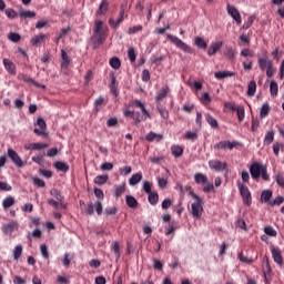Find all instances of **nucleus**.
<instances>
[{
    "label": "nucleus",
    "instance_id": "nucleus-1",
    "mask_svg": "<svg viewBox=\"0 0 284 284\" xmlns=\"http://www.w3.org/2000/svg\"><path fill=\"white\" fill-rule=\"evenodd\" d=\"M250 174L253 181H258V179H263V181H270V173L267 172V166L263 165L258 162H253L250 166Z\"/></svg>",
    "mask_w": 284,
    "mask_h": 284
},
{
    "label": "nucleus",
    "instance_id": "nucleus-2",
    "mask_svg": "<svg viewBox=\"0 0 284 284\" xmlns=\"http://www.w3.org/2000/svg\"><path fill=\"white\" fill-rule=\"evenodd\" d=\"M189 196L194 199V202L191 204V214L193 219H201L203 216V200L194 192H189Z\"/></svg>",
    "mask_w": 284,
    "mask_h": 284
},
{
    "label": "nucleus",
    "instance_id": "nucleus-3",
    "mask_svg": "<svg viewBox=\"0 0 284 284\" xmlns=\"http://www.w3.org/2000/svg\"><path fill=\"white\" fill-rule=\"evenodd\" d=\"M93 39L97 40V45H103L105 39H108V34L103 30V21L101 20H95L94 22Z\"/></svg>",
    "mask_w": 284,
    "mask_h": 284
},
{
    "label": "nucleus",
    "instance_id": "nucleus-4",
    "mask_svg": "<svg viewBox=\"0 0 284 284\" xmlns=\"http://www.w3.org/2000/svg\"><path fill=\"white\" fill-rule=\"evenodd\" d=\"M166 37H168L170 42L175 44L176 48H179L183 52H186L187 54H194V49H192V47H190L185 42H183V40H181L179 37L172 36L170 33Z\"/></svg>",
    "mask_w": 284,
    "mask_h": 284
},
{
    "label": "nucleus",
    "instance_id": "nucleus-5",
    "mask_svg": "<svg viewBox=\"0 0 284 284\" xmlns=\"http://www.w3.org/2000/svg\"><path fill=\"white\" fill-rule=\"evenodd\" d=\"M237 187L240 190V194L243 199L244 205H252V193L250 192V189L241 182L237 184Z\"/></svg>",
    "mask_w": 284,
    "mask_h": 284
},
{
    "label": "nucleus",
    "instance_id": "nucleus-6",
    "mask_svg": "<svg viewBox=\"0 0 284 284\" xmlns=\"http://www.w3.org/2000/svg\"><path fill=\"white\" fill-rule=\"evenodd\" d=\"M94 209L98 216L103 214V204L100 201H97L94 204L92 202L88 203L85 206V213L89 214V216H92V214H94Z\"/></svg>",
    "mask_w": 284,
    "mask_h": 284
},
{
    "label": "nucleus",
    "instance_id": "nucleus-7",
    "mask_svg": "<svg viewBox=\"0 0 284 284\" xmlns=\"http://www.w3.org/2000/svg\"><path fill=\"white\" fill-rule=\"evenodd\" d=\"M239 146V142L236 141H227V140H224V141H220L219 143L214 144V150H234V148H237Z\"/></svg>",
    "mask_w": 284,
    "mask_h": 284
},
{
    "label": "nucleus",
    "instance_id": "nucleus-8",
    "mask_svg": "<svg viewBox=\"0 0 284 284\" xmlns=\"http://www.w3.org/2000/svg\"><path fill=\"white\" fill-rule=\"evenodd\" d=\"M271 253H272L274 263H276V265H278L280 267H283V264H284L283 251H281L278 246H273L271 248Z\"/></svg>",
    "mask_w": 284,
    "mask_h": 284
},
{
    "label": "nucleus",
    "instance_id": "nucleus-9",
    "mask_svg": "<svg viewBox=\"0 0 284 284\" xmlns=\"http://www.w3.org/2000/svg\"><path fill=\"white\" fill-rule=\"evenodd\" d=\"M226 10L230 17H232V19L236 21L237 26H241V23L243 22V19L241 18V12H239V9H236V7L234 6L229 4Z\"/></svg>",
    "mask_w": 284,
    "mask_h": 284
},
{
    "label": "nucleus",
    "instance_id": "nucleus-10",
    "mask_svg": "<svg viewBox=\"0 0 284 284\" xmlns=\"http://www.w3.org/2000/svg\"><path fill=\"white\" fill-rule=\"evenodd\" d=\"M7 154L17 168H23V160H21V156H19L18 153H16L12 149H8Z\"/></svg>",
    "mask_w": 284,
    "mask_h": 284
},
{
    "label": "nucleus",
    "instance_id": "nucleus-11",
    "mask_svg": "<svg viewBox=\"0 0 284 284\" xmlns=\"http://www.w3.org/2000/svg\"><path fill=\"white\" fill-rule=\"evenodd\" d=\"M209 168L210 170H214L215 172H223V170L227 168V163H223L219 160H211L209 161Z\"/></svg>",
    "mask_w": 284,
    "mask_h": 284
},
{
    "label": "nucleus",
    "instance_id": "nucleus-12",
    "mask_svg": "<svg viewBox=\"0 0 284 284\" xmlns=\"http://www.w3.org/2000/svg\"><path fill=\"white\" fill-rule=\"evenodd\" d=\"M2 63H3L4 69L7 70V72H9V74H12L13 77L17 75V65L14 64V62H12L8 58H4L2 60Z\"/></svg>",
    "mask_w": 284,
    "mask_h": 284
},
{
    "label": "nucleus",
    "instance_id": "nucleus-13",
    "mask_svg": "<svg viewBox=\"0 0 284 284\" xmlns=\"http://www.w3.org/2000/svg\"><path fill=\"white\" fill-rule=\"evenodd\" d=\"M169 92H170V87H168V85L162 87L158 91V93L155 95V103H156V105H159V103H161V101H163L165 99V97H168Z\"/></svg>",
    "mask_w": 284,
    "mask_h": 284
},
{
    "label": "nucleus",
    "instance_id": "nucleus-14",
    "mask_svg": "<svg viewBox=\"0 0 284 284\" xmlns=\"http://www.w3.org/2000/svg\"><path fill=\"white\" fill-rule=\"evenodd\" d=\"M109 8H110V2H108V0H102L95 12L97 17H103L104 14H108Z\"/></svg>",
    "mask_w": 284,
    "mask_h": 284
},
{
    "label": "nucleus",
    "instance_id": "nucleus-15",
    "mask_svg": "<svg viewBox=\"0 0 284 284\" xmlns=\"http://www.w3.org/2000/svg\"><path fill=\"white\" fill-rule=\"evenodd\" d=\"M134 108H139L142 112V116H146V119H152V115L150 114V111L145 109V103L141 102V100H134L133 101Z\"/></svg>",
    "mask_w": 284,
    "mask_h": 284
},
{
    "label": "nucleus",
    "instance_id": "nucleus-16",
    "mask_svg": "<svg viewBox=\"0 0 284 284\" xmlns=\"http://www.w3.org/2000/svg\"><path fill=\"white\" fill-rule=\"evenodd\" d=\"M221 48H223V41L212 42L207 50L209 57H214V54H216Z\"/></svg>",
    "mask_w": 284,
    "mask_h": 284
},
{
    "label": "nucleus",
    "instance_id": "nucleus-17",
    "mask_svg": "<svg viewBox=\"0 0 284 284\" xmlns=\"http://www.w3.org/2000/svg\"><path fill=\"white\" fill-rule=\"evenodd\" d=\"M17 227H19V223L11 221V222L2 225V232L4 234H12V232H14V230H17Z\"/></svg>",
    "mask_w": 284,
    "mask_h": 284
},
{
    "label": "nucleus",
    "instance_id": "nucleus-18",
    "mask_svg": "<svg viewBox=\"0 0 284 284\" xmlns=\"http://www.w3.org/2000/svg\"><path fill=\"white\" fill-rule=\"evenodd\" d=\"M61 68L63 70H68V68L70 67V55H68V52H65V50H61Z\"/></svg>",
    "mask_w": 284,
    "mask_h": 284
},
{
    "label": "nucleus",
    "instance_id": "nucleus-19",
    "mask_svg": "<svg viewBox=\"0 0 284 284\" xmlns=\"http://www.w3.org/2000/svg\"><path fill=\"white\" fill-rule=\"evenodd\" d=\"M171 154L175 159H179V158L183 156V146H181L179 144H173L171 146Z\"/></svg>",
    "mask_w": 284,
    "mask_h": 284
},
{
    "label": "nucleus",
    "instance_id": "nucleus-20",
    "mask_svg": "<svg viewBox=\"0 0 284 284\" xmlns=\"http://www.w3.org/2000/svg\"><path fill=\"white\" fill-rule=\"evenodd\" d=\"M125 203L131 210H136V207H139V201H136L135 197L132 195L125 196Z\"/></svg>",
    "mask_w": 284,
    "mask_h": 284
},
{
    "label": "nucleus",
    "instance_id": "nucleus-21",
    "mask_svg": "<svg viewBox=\"0 0 284 284\" xmlns=\"http://www.w3.org/2000/svg\"><path fill=\"white\" fill-rule=\"evenodd\" d=\"M193 179L197 185H205L207 183V175L203 173H195Z\"/></svg>",
    "mask_w": 284,
    "mask_h": 284
},
{
    "label": "nucleus",
    "instance_id": "nucleus-22",
    "mask_svg": "<svg viewBox=\"0 0 284 284\" xmlns=\"http://www.w3.org/2000/svg\"><path fill=\"white\" fill-rule=\"evenodd\" d=\"M194 45H196V48H199L200 50H205L207 48V42H205V39L201 38V37H195L193 39Z\"/></svg>",
    "mask_w": 284,
    "mask_h": 284
},
{
    "label": "nucleus",
    "instance_id": "nucleus-23",
    "mask_svg": "<svg viewBox=\"0 0 284 284\" xmlns=\"http://www.w3.org/2000/svg\"><path fill=\"white\" fill-rule=\"evenodd\" d=\"M142 179H143V173L138 172V173L131 175V178L129 180V184L130 185H138V183H141Z\"/></svg>",
    "mask_w": 284,
    "mask_h": 284
},
{
    "label": "nucleus",
    "instance_id": "nucleus-24",
    "mask_svg": "<svg viewBox=\"0 0 284 284\" xmlns=\"http://www.w3.org/2000/svg\"><path fill=\"white\" fill-rule=\"evenodd\" d=\"M156 110H158L159 114H160L163 119H165V120L170 119V112L168 111V109H165V106H163V104L158 103V104H156Z\"/></svg>",
    "mask_w": 284,
    "mask_h": 284
},
{
    "label": "nucleus",
    "instance_id": "nucleus-25",
    "mask_svg": "<svg viewBox=\"0 0 284 284\" xmlns=\"http://www.w3.org/2000/svg\"><path fill=\"white\" fill-rule=\"evenodd\" d=\"M124 193H125V184L114 186L113 196H115V199H120V196H123Z\"/></svg>",
    "mask_w": 284,
    "mask_h": 284
},
{
    "label": "nucleus",
    "instance_id": "nucleus-26",
    "mask_svg": "<svg viewBox=\"0 0 284 284\" xmlns=\"http://www.w3.org/2000/svg\"><path fill=\"white\" fill-rule=\"evenodd\" d=\"M205 120H206V123H209V125L211 128H213V130H216V128H219V121H216V119H214V116H212V114L206 113Z\"/></svg>",
    "mask_w": 284,
    "mask_h": 284
},
{
    "label": "nucleus",
    "instance_id": "nucleus-27",
    "mask_svg": "<svg viewBox=\"0 0 284 284\" xmlns=\"http://www.w3.org/2000/svg\"><path fill=\"white\" fill-rule=\"evenodd\" d=\"M111 252H113V254H115L116 261H119L121 258V246L119 245V242L114 241L111 244Z\"/></svg>",
    "mask_w": 284,
    "mask_h": 284
},
{
    "label": "nucleus",
    "instance_id": "nucleus-28",
    "mask_svg": "<svg viewBox=\"0 0 284 284\" xmlns=\"http://www.w3.org/2000/svg\"><path fill=\"white\" fill-rule=\"evenodd\" d=\"M215 79H227V77H234V72L232 71H217L214 73Z\"/></svg>",
    "mask_w": 284,
    "mask_h": 284
},
{
    "label": "nucleus",
    "instance_id": "nucleus-29",
    "mask_svg": "<svg viewBox=\"0 0 284 284\" xmlns=\"http://www.w3.org/2000/svg\"><path fill=\"white\" fill-rule=\"evenodd\" d=\"M270 112H272V108H270V104L268 103L263 104L260 112L261 119H265L266 116H268Z\"/></svg>",
    "mask_w": 284,
    "mask_h": 284
},
{
    "label": "nucleus",
    "instance_id": "nucleus-30",
    "mask_svg": "<svg viewBox=\"0 0 284 284\" xmlns=\"http://www.w3.org/2000/svg\"><path fill=\"white\" fill-rule=\"evenodd\" d=\"M148 201L150 205H156L159 203V193L156 192L148 193Z\"/></svg>",
    "mask_w": 284,
    "mask_h": 284
},
{
    "label": "nucleus",
    "instance_id": "nucleus-31",
    "mask_svg": "<svg viewBox=\"0 0 284 284\" xmlns=\"http://www.w3.org/2000/svg\"><path fill=\"white\" fill-rule=\"evenodd\" d=\"M55 170H59L60 172H68L70 170V165L65 162L58 161L54 163Z\"/></svg>",
    "mask_w": 284,
    "mask_h": 284
},
{
    "label": "nucleus",
    "instance_id": "nucleus-32",
    "mask_svg": "<svg viewBox=\"0 0 284 284\" xmlns=\"http://www.w3.org/2000/svg\"><path fill=\"white\" fill-rule=\"evenodd\" d=\"M19 17L20 19H34V17H37V13L34 11L21 10Z\"/></svg>",
    "mask_w": 284,
    "mask_h": 284
},
{
    "label": "nucleus",
    "instance_id": "nucleus-33",
    "mask_svg": "<svg viewBox=\"0 0 284 284\" xmlns=\"http://www.w3.org/2000/svg\"><path fill=\"white\" fill-rule=\"evenodd\" d=\"M146 141H161L163 140V135L159 134V133H154V132H150L146 136H145Z\"/></svg>",
    "mask_w": 284,
    "mask_h": 284
},
{
    "label": "nucleus",
    "instance_id": "nucleus-34",
    "mask_svg": "<svg viewBox=\"0 0 284 284\" xmlns=\"http://www.w3.org/2000/svg\"><path fill=\"white\" fill-rule=\"evenodd\" d=\"M264 232H265L266 236H271L273 239H276V236H278V232H276L274 226H272V225L264 227Z\"/></svg>",
    "mask_w": 284,
    "mask_h": 284
},
{
    "label": "nucleus",
    "instance_id": "nucleus-35",
    "mask_svg": "<svg viewBox=\"0 0 284 284\" xmlns=\"http://www.w3.org/2000/svg\"><path fill=\"white\" fill-rule=\"evenodd\" d=\"M22 252H23V246L21 244L17 245L13 248L12 254H13L14 261H19V258H21Z\"/></svg>",
    "mask_w": 284,
    "mask_h": 284
},
{
    "label": "nucleus",
    "instance_id": "nucleus-36",
    "mask_svg": "<svg viewBox=\"0 0 284 284\" xmlns=\"http://www.w3.org/2000/svg\"><path fill=\"white\" fill-rule=\"evenodd\" d=\"M108 175H97L93 183H95V185H105V183H108Z\"/></svg>",
    "mask_w": 284,
    "mask_h": 284
},
{
    "label": "nucleus",
    "instance_id": "nucleus-37",
    "mask_svg": "<svg viewBox=\"0 0 284 284\" xmlns=\"http://www.w3.org/2000/svg\"><path fill=\"white\" fill-rule=\"evenodd\" d=\"M12 205H14V199L12 196H7L3 201H2V207L4 210H9V207H12Z\"/></svg>",
    "mask_w": 284,
    "mask_h": 284
},
{
    "label": "nucleus",
    "instance_id": "nucleus-38",
    "mask_svg": "<svg viewBox=\"0 0 284 284\" xmlns=\"http://www.w3.org/2000/svg\"><path fill=\"white\" fill-rule=\"evenodd\" d=\"M109 64L113 70H119V68H121V59L113 57L109 60Z\"/></svg>",
    "mask_w": 284,
    "mask_h": 284
},
{
    "label": "nucleus",
    "instance_id": "nucleus-39",
    "mask_svg": "<svg viewBox=\"0 0 284 284\" xmlns=\"http://www.w3.org/2000/svg\"><path fill=\"white\" fill-rule=\"evenodd\" d=\"M274 134L275 132L268 131L264 138V145H271V143H274Z\"/></svg>",
    "mask_w": 284,
    "mask_h": 284
},
{
    "label": "nucleus",
    "instance_id": "nucleus-40",
    "mask_svg": "<svg viewBox=\"0 0 284 284\" xmlns=\"http://www.w3.org/2000/svg\"><path fill=\"white\" fill-rule=\"evenodd\" d=\"M256 94V81H251L247 85V95L254 97Z\"/></svg>",
    "mask_w": 284,
    "mask_h": 284
},
{
    "label": "nucleus",
    "instance_id": "nucleus-41",
    "mask_svg": "<svg viewBox=\"0 0 284 284\" xmlns=\"http://www.w3.org/2000/svg\"><path fill=\"white\" fill-rule=\"evenodd\" d=\"M258 67L260 70L265 71L267 70V68L270 67V61L267 60V58H258Z\"/></svg>",
    "mask_w": 284,
    "mask_h": 284
},
{
    "label": "nucleus",
    "instance_id": "nucleus-42",
    "mask_svg": "<svg viewBox=\"0 0 284 284\" xmlns=\"http://www.w3.org/2000/svg\"><path fill=\"white\" fill-rule=\"evenodd\" d=\"M272 191L270 190H265L262 192L261 194V201H263L264 203H270L271 199H272Z\"/></svg>",
    "mask_w": 284,
    "mask_h": 284
},
{
    "label": "nucleus",
    "instance_id": "nucleus-43",
    "mask_svg": "<svg viewBox=\"0 0 284 284\" xmlns=\"http://www.w3.org/2000/svg\"><path fill=\"white\" fill-rule=\"evenodd\" d=\"M271 97H278V83L276 81H272L270 85Z\"/></svg>",
    "mask_w": 284,
    "mask_h": 284
},
{
    "label": "nucleus",
    "instance_id": "nucleus-44",
    "mask_svg": "<svg viewBox=\"0 0 284 284\" xmlns=\"http://www.w3.org/2000/svg\"><path fill=\"white\" fill-rule=\"evenodd\" d=\"M133 121H135V125H139V123L146 121V116H142L140 112L133 111L132 115Z\"/></svg>",
    "mask_w": 284,
    "mask_h": 284
},
{
    "label": "nucleus",
    "instance_id": "nucleus-45",
    "mask_svg": "<svg viewBox=\"0 0 284 284\" xmlns=\"http://www.w3.org/2000/svg\"><path fill=\"white\" fill-rule=\"evenodd\" d=\"M22 81H24V83H32L33 85H36V88L45 89V85H41L39 82L34 81L32 78L28 75H22Z\"/></svg>",
    "mask_w": 284,
    "mask_h": 284
},
{
    "label": "nucleus",
    "instance_id": "nucleus-46",
    "mask_svg": "<svg viewBox=\"0 0 284 284\" xmlns=\"http://www.w3.org/2000/svg\"><path fill=\"white\" fill-rule=\"evenodd\" d=\"M45 39V34L40 33L31 39V45H39Z\"/></svg>",
    "mask_w": 284,
    "mask_h": 284
},
{
    "label": "nucleus",
    "instance_id": "nucleus-47",
    "mask_svg": "<svg viewBox=\"0 0 284 284\" xmlns=\"http://www.w3.org/2000/svg\"><path fill=\"white\" fill-rule=\"evenodd\" d=\"M51 196H53L59 203L63 202V195L61 194V191L53 189L50 191Z\"/></svg>",
    "mask_w": 284,
    "mask_h": 284
},
{
    "label": "nucleus",
    "instance_id": "nucleus-48",
    "mask_svg": "<svg viewBox=\"0 0 284 284\" xmlns=\"http://www.w3.org/2000/svg\"><path fill=\"white\" fill-rule=\"evenodd\" d=\"M105 99L100 95L98 99H95L94 101V111L95 112H100L101 111V105H103Z\"/></svg>",
    "mask_w": 284,
    "mask_h": 284
},
{
    "label": "nucleus",
    "instance_id": "nucleus-49",
    "mask_svg": "<svg viewBox=\"0 0 284 284\" xmlns=\"http://www.w3.org/2000/svg\"><path fill=\"white\" fill-rule=\"evenodd\" d=\"M263 264L266 274H272V266L270 265V257H267V255L263 257Z\"/></svg>",
    "mask_w": 284,
    "mask_h": 284
},
{
    "label": "nucleus",
    "instance_id": "nucleus-50",
    "mask_svg": "<svg viewBox=\"0 0 284 284\" xmlns=\"http://www.w3.org/2000/svg\"><path fill=\"white\" fill-rule=\"evenodd\" d=\"M184 138L187 141H196L199 139V134L196 132L186 131L185 134H184Z\"/></svg>",
    "mask_w": 284,
    "mask_h": 284
},
{
    "label": "nucleus",
    "instance_id": "nucleus-51",
    "mask_svg": "<svg viewBox=\"0 0 284 284\" xmlns=\"http://www.w3.org/2000/svg\"><path fill=\"white\" fill-rule=\"evenodd\" d=\"M201 102L203 103V105H210V103H212V98H210V93L207 92L202 93Z\"/></svg>",
    "mask_w": 284,
    "mask_h": 284
},
{
    "label": "nucleus",
    "instance_id": "nucleus-52",
    "mask_svg": "<svg viewBox=\"0 0 284 284\" xmlns=\"http://www.w3.org/2000/svg\"><path fill=\"white\" fill-rule=\"evenodd\" d=\"M236 114H237V119L239 121H243V119H245V108L239 105L235 110Z\"/></svg>",
    "mask_w": 284,
    "mask_h": 284
},
{
    "label": "nucleus",
    "instance_id": "nucleus-53",
    "mask_svg": "<svg viewBox=\"0 0 284 284\" xmlns=\"http://www.w3.org/2000/svg\"><path fill=\"white\" fill-rule=\"evenodd\" d=\"M9 41H12L13 43H19L21 41V36L19 33L10 32L8 34Z\"/></svg>",
    "mask_w": 284,
    "mask_h": 284
},
{
    "label": "nucleus",
    "instance_id": "nucleus-54",
    "mask_svg": "<svg viewBox=\"0 0 284 284\" xmlns=\"http://www.w3.org/2000/svg\"><path fill=\"white\" fill-rule=\"evenodd\" d=\"M112 94H116V78L112 74L111 82L109 84Z\"/></svg>",
    "mask_w": 284,
    "mask_h": 284
},
{
    "label": "nucleus",
    "instance_id": "nucleus-55",
    "mask_svg": "<svg viewBox=\"0 0 284 284\" xmlns=\"http://www.w3.org/2000/svg\"><path fill=\"white\" fill-rule=\"evenodd\" d=\"M254 19H255L254 16L248 17L242 27L243 30H250V28H252V24L254 23Z\"/></svg>",
    "mask_w": 284,
    "mask_h": 284
},
{
    "label": "nucleus",
    "instance_id": "nucleus-56",
    "mask_svg": "<svg viewBox=\"0 0 284 284\" xmlns=\"http://www.w3.org/2000/svg\"><path fill=\"white\" fill-rule=\"evenodd\" d=\"M266 77H268V79L274 77V62L272 61L268 62V67L266 68Z\"/></svg>",
    "mask_w": 284,
    "mask_h": 284
},
{
    "label": "nucleus",
    "instance_id": "nucleus-57",
    "mask_svg": "<svg viewBox=\"0 0 284 284\" xmlns=\"http://www.w3.org/2000/svg\"><path fill=\"white\" fill-rule=\"evenodd\" d=\"M142 190H143V192H145V194L152 193V182L144 181Z\"/></svg>",
    "mask_w": 284,
    "mask_h": 284
},
{
    "label": "nucleus",
    "instance_id": "nucleus-58",
    "mask_svg": "<svg viewBox=\"0 0 284 284\" xmlns=\"http://www.w3.org/2000/svg\"><path fill=\"white\" fill-rule=\"evenodd\" d=\"M128 58L131 63H134L136 61V53L134 52V48H129Z\"/></svg>",
    "mask_w": 284,
    "mask_h": 284
},
{
    "label": "nucleus",
    "instance_id": "nucleus-59",
    "mask_svg": "<svg viewBox=\"0 0 284 284\" xmlns=\"http://www.w3.org/2000/svg\"><path fill=\"white\" fill-rule=\"evenodd\" d=\"M234 54H236V52L231 47H227L226 50L224 51V55L226 57V59H234Z\"/></svg>",
    "mask_w": 284,
    "mask_h": 284
},
{
    "label": "nucleus",
    "instance_id": "nucleus-60",
    "mask_svg": "<svg viewBox=\"0 0 284 284\" xmlns=\"http://www.w3.org/2000/svg\"><path fill=\"white\" fill-rule=\"evenodd\" d=\"M214 190V183L206 180V183L204 184L203 192L207 194L209 192H213Z\"/></svg>",
    "mask_w": 284,
    "mask_h": 284
},
{
    "label": "nucleus",
    "instance_id": "nucleus-61",
    "mask_svg": "<svg viewBox=\"0 0 284 284\" xmlns=\"http://www.w3.org/2000/svg\"><path fill=\"white\" fill-rule=\"evenodd\" d=\"M239 105H236L234 102H225L224 103V109L230 110L231 112H236V109Z\"/></svg>",
    "mask_w": 284,
    "mask_h": 284
},
{
    "label": "nucleus",
    "instance_id": "nucleus-62",
    "mask_svg": "<svg viewBox=\"0 0 284 284\" xmlns=\"http://www.w3.org/2000/svg\"><path fill=\"white\" fill-rule=\"evenodd\" d=\"M275 181H276L277 185H280V187H284V175H283V173L278 172L275 175Z\"/></svg>",
    "mask_w": 284,
    "mask_h": 284
},
{
    "label": "nucleus",
    "instance_id": "nucleus-63",
    "mask_svg": "<svg viewBox=\"0 0 284 284\" xmlns=\"http://www.w3.org/2000/svg\"><path fill=\"white\" fill-rule=\"evenodd\" d=\"M0 191L1 192H12V186L8 184L7 182L0 181Z\"/></svg>",
    "mask_w": 284,
    "mask_h": 284
},
{
    "label": "nucleus",
    "instance_id": "nucleus-64",
    "mask_svg": "<svg viewBox=\"0 0 284 284\" xmlns=\"http://www.w3.org/2000/svg\"><path fill=\"white\" fill-rule=\"evenodd\" d=\"M283 203H284V197L280 195L275 197L274 201H271L270 205L274 207V205H283Z\"/></svg>",
    "mask_w": 284,
    "mask_h": 284
}]
</instances>
